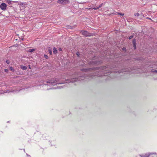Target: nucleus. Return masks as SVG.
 <instances>
[{
  "instance_id": "obj_1",
  "label": "nucleus",
  "mask_w": 157,
  "mask_h": 157,
  "mask_svg": "<svg viewBox=\"0 0 157 157\" xmlns=\"http://www.w3.org/2000/svg\"><path fill=\"white\" fill-rule=\"evenodd\" d=\"M57 2L63 4H66L69 2V1L68 0H59Z\"/></svg>"
},
{
  "instance_id": "obj_2",
  "label": "nucleus",
  "mask_w": 157,
  "mask_h": 157,
  "mask_svg": "<svg viewBox=\"0 0 157 157\" xmlns=\"http://www.w3.org/2000/svg\"><path fill=\"white\" fill-rule=\"evenodd\" d=\"M83 35L86 36H90L91 35V34L88 33L87 31H81L80 32Z\"/></svg>"
},
{
  "instance_id": "obj_3",
  "label": "nucleus",
  "mask_w": 157,
  "mask_h": 157,
  "mask_svg": "<svg viewBox=\"0 0 157 157\" xmlns=\"http://www.w3.org/2000/svg\"><path fill=\"white\" fill-rule=\"evenodd\" d=\"M20 9H24L25 8V4L24 2H20L18 4Z\"/></svg>"
},
{
  "instance_id": "obj_4",
  "label": "nucleus",
  "mask_w": 157,
  "mask_h": 157,
  "mask_svg": "<svg viewBox=\"0 0 157 157\" xmlns=\"http://www.w3.org/2000/svg\"><path fill=\"white\" fill-rule=\"evenodd\" d=\"M7 6L6 4L4 3H2L0 6V8L1 9L4 10H5L6 9V7Z\"/></svg>"
},
{
  "instance_id": "obj_5",
  "label": "nucleus",
  "mask_w": 157,
  "mask_h": 157,
  "mask_svg": "<svg viewBox=\"0 0 157 157\" xmlns=\"http://www.w3.org/2000/svg\"><path fill=\"white\" fill-rule=\"evenodd\" d=\"M56 82H57L56 80L53 79L49 81L48 82H48L49 83H55Z\"/></svg>"
},
{
  "instance_id": "obj_6",
  "label": "nucleus",
  "mask_w": 157,
  "mask_h": 157,
  "mask_svg": "<svg viewBox=\"0 0 157 157\" xmlns=\"http://www.w3.org/2000/svg\"><path fill=\"white\" fill-rule=\"evenodd\" d=\"M57 49L56 48H54L53 49V52L55 54H56L57 52Z\"/></svg>"
},
{
  "instance_id": "obj_7",
  "label": "nucleus",
  "mask_w": 157,
  "mask_h": 157,
  "mask_svg": "<svg viewBox=\"0 0 157 157\" xmlns=\"http://www.w3.org/2000/svg\"><path fill=\"white\" fill-rule=\"evenodd\" d=\"M21 67L22 69L23 70H25L27 69V67H26L23 65L21 66Z\"/></svg>"
},
{
  "instance_id": "obj_8",
  "label": "nucleus",
  "mask_w": 157,
  "mask_h": 157,
  "mask_svg": "<svg viewBox=\"0 0 157 157\" xmlns=\"http://www.w3.org/2000/svg\"><path fill=\"white\" fill-rule=\"evenodd\" d=\"M93 62L94 63V64H99V63H101V62H98L96 61H94Z\"/></svg>"
},
{
  "instance_id": "obj_9",
  "label": "nucleus",
  "mask_w": 157,
  "mask_h": 157,
  "mask_svg": "<svg viewBox=\"0 0 157 157\" xmlns=\"http://www.w3.org/2000/svg\"><path fill=\"white\" fill-rule=\"evenodd\" d=\"M115 14H119V15H120L122 16H124V13H117V12H116V13H115Z\"/></svg>"
},
{
  "instance_id": "obj_10",
  "label": "nucleus",
  "mask_w": 157,
  "mask_h": 157,
  "mask_svg": "<svg viewBox=\"0 0 157 157\" xmlns=\"http://www.w3.org/2000/svg\"><path fill=\"white\" fill-rule=\"evenodd\" d=\"M35 51L34 49H30L29 50L28 52H32Z\"/></svg>"
},
{
  "instance_id": "obj_11",
  "label": "nucleus",
  "mask_w": 157,
  "mask_h": 157,
  "mask_svg": "<svg viewBox=\"0 0 157 157\" xmlns=\"http://www.w3.org/2000/svg\"><path fill=\"white\" fill-rule=\"evenodd\" d=\"M132 43L133 44H136V40L135 39H134L133 40Z\"/></svg>"
},
{
  "instance_id": "obj_12",
  "label": "nucleus",
  "mask_w": 157,
  "mask_h": 157,
  "mask_svg": "<svg viewBox=\"0 0 157 157\" xmlns=\"http://www.w3.org/2000/svg\"><path fill=\"white\" fill-rule=\"evenodd\" d=\"M134 15L135 16H139L140 14L138 13H134Z\"/></svg>"
},
{
  "instance_id": "obj_13",
  "label": "nucleus",
  "mask_w": 157,
  "mask_h": 157,
  "mask_svg": "<svg viewBox=\"0 0 157 157\" xmlns=\"http://www.w3.org/2000/svg\"><path fill=\"white\" fill-rule=\"evenodd\" d=\"M48 52H49V54L51 55L52 54V51L51 50H48Z\"/></svg>"
},
{
  "instance_id": "obj_14",
  "label": "nucleus",
  "mask_w": 157,
  "mask_h": 157,
  "mask_svg": "<svg viewBox=\"0 0 157 157\" xmlns=\"http://www.w3.org/2000/svg\"><path fill=\"white\" fill-rule=\"evenodd\" d=\"M133 36H131L129 37V39L130 40L131 39L133 38Z\"/></svg>"
},
{
  "instance_id": "obj_15",
  "label": "nucleus",
  "mask_w": 157,
  "mask_h": 157,
  "mask_svg": "<svg viewBox=\"0 0 157 157\" xmlns=\"http://www.w3.org/2000/svg\"><path fill=\"white\" fill-rule=\"evenodd\" d=\"M44 58H45L46 59H48V56L47 55H44Z\"/></svg>"
},
{
  "instance_id": "obj_16",
  "label": "nucleus",
  "mask_w": 157,
  "mask_h": 157,
  "mask_svg": "<svg viewBox=\"0 0 157 157\" xmlns=\"http://www.w3.org/2000/svg\"><path fill=\"white\" fill-rule=\"evenodd\" d=\"M133 47L134 48V49H136V44H133Z\"/></svg>"
},
{
  "instance_id": "obj_17",
  "label": "nucleus",
  "mask_w": 157,
  "mask_h": 157,
  "mask_svg": "<svg viewBox=\"0 0 157 157\" xmlns=\"http://www.w3.org/2000/svg\"><path fill=\"white\" fill-rule=\"evenodd\" d=\"M10 70H11V71H13V68L12 67H10Z\"/></svg>"
},
{
  "instance_id": "obj_18",
  "label": "nucleus",
  "mask_w": 157,
  "mask_h": 157,
  "mask_svg": "<svg viewBox=\"0 0 157 157\" xmlns=\"http://www.w3.org/2000/svg\"><path fill=\"white\" fill-rule=\"evenodd\" d=\"M102 4H103L102 3L100 5H99V7H99V8H100L102 6Z\"/></svg>"
},
{
  "instance_id": "obj_19",
  "label": "nucleus",
  "mask_w": 157,
  "mask_h": 157,
  "mask_svg": "<svg viewBox=\"0 0 157 157\" xmlns=\"http://www.w3.org/2000/svg\"><path fill=\"white\" fill-rule=\"evenodd\" d=\"M99 8V7H97V8H95V7H94V8H93V9H94V10H97Z\"/></svg>"
},
{
  "instance_id": "obj_20",
  "label": "nucleus",
  "mask_w": 157,
  "mask_h": 157,
  "mask_svg": "<svg viewBox=\"0 0 157 157\" xmlns=\"http://www.w3.org/2000/svg\"><path fill=\"white\" fill-rule=\"evenodd\" d=\"M79 52H77L76 53V55H77L78 56H79Z\"/></svg>"
},
{
  "instance_id": "obj_21",
  "label": "nucleus",
  "mask_w": 157,
  "mask_h": 157,
  "mask_svg": "<svg viewBox=\"0 0 157 157\" xmlns=\"http://www.w3.org/2000/svg\"><path fill=\"white\" fill-rule=\"evenodd\" d=\"M122 49L124 51L126 50V48H123Z\"/></svg>"
},
{
  "instance_id": "obj_22",
  "label": "nucleus",
  "mask_w": 157,
  "mask_h": 157,
  "mask_svg": "<svg viewBox=\"0 0 157 157\" xmlns=\"http://www.w3.org/2000/svg\"><path fill=\"white\" fill-rule=\"evenodd\" d=\"M59 51H61L62 50V49L61 48H59Z\"/></svg>"
},
{
  "instance_id": "obj_23",
  "label": "nucleus",
  "mask_w": 157,
  "mask_h": 157,
  "mask_svg": "<svg viewBox=\"0 0 157 157\" xmlns=\"http://www.w3.org/2000/svg\"><path fill=\"white\" fill-rule=\"evenodd\" d=\"M6 63H9V62H8V61H6Z\"/></svg>"
},
{
  "instance_id": "obj_24",
  "label": "nucleus",
  "mask_w": 157,
  "mask_h": 157,
  "mask_svg": "<svg viewBox=\"0 0 157 157\" xmlns=\"http://www.w3.org/2000/svg\"><path fill=\"white\" fill-rule=\"evenodd\" d=\"M7 70H5L6 71H7Z\"/></svg>"
}]
</instances>
